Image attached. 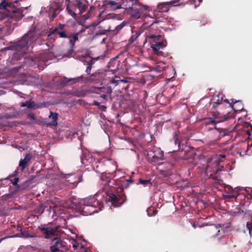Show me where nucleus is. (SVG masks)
I'll use <instances>...</instances> for the list:
<instances>
[{"instance_id":"f257e3e1","label":"nucleus","mask_w":252,"mask_h":252,"mask_svg":"<svg viewBox=\"0 0 252 252\" xmlns=\"http://www.w3.org/2000/svg\"><path fill=\"white\" fill-rule=\"evenodd\" d=\"M36 30L32 27L29 31L22 37L17 42L12 43L11 45L4 48L2 50H12L15 51L13 55V59L16 60H21L24 57L25 54L31 52L30 47L34 42L36 39Z\"/></svg>"},{"instance_id":"f03ea898","label":"nucleus","mask_w":252,"mask_h":252,"mask_svg":"<svg viewBox=\"0 0 252 252\" xmlns=\"http://www.w3.org/2000/svg\"><path fill=\"white\" fill-rule=\"evenodd\" d=\"M221 158H224L223 155H220L207 159L201 158L200 163L198 164L197 167L200 170L202 175L209 178L213 177L214 175L218 174L223 168V166L220 164Z\"/></svg>"},{"instance_id":"7ed1b4c3","label":"nucleus","mask_w":252,"mask_h":252,"mask_svg":"<svg viewBox=\"0 0 252 252\" xmlns=\"http://www.w3.org/2000/svg\"><path fill=\"white\" fill-rule=\"evenodd\" d=\"M101 196L97 192L95 196L81 199L79 201V209L85 215H91L101 210L102 205Z\"/></svg>"},{"instance_id":"20e7f679","label":"nucleus","mask_w":252,"mask_h":252,"mask_svg":"<svg viewBox=\"0 0 252 252\" xmlns=\"http://www.w3.org/2000/svg\"><path fill=\"white\" fill-rule=\"evenodd\" d=\"M18 0L9 3L6 2L3 0L0 3V10H4V12L7 15V20L11 21L12 23H15L20 20L24 16L23 14V9L18 8Z\"/></svg>"},{"instance_id":"39448f33","label":"nucleus","mask_w":252,"mask_h":252,"mask_svg":"<svg viewBox=\"0 0 252 252\" xmlns=\"http://www.w3.org/2000/svg\"><path fill=\"white\" fill-rule=\"evenodd\" d=\"M161 38V36L159 34H152L150 32L146 33V40L151 44V47L152 48L154 53L158 56L163 55V52L159 50L166 46V42L160 41Z\"/></svg>"},{"instance_id":"423d86ee","label":"nucleus","mask_w":252,"mask_h":252,"mask_svg":"<svg viewBox=\"0 0 252 252\" xmlns=\"http://www.w3.org/2000/svg\"><path fill=\"white\" fill-rule=\"evenodd\" d=\"M105 165L107 167V171H108V174L104 172H102L101 180V181L104 182L103 185L106 186V184H109L111 182H114V180H111V177L110 174H113V171H114V175H113L114 177H116L117 176V174L119 172H121L120 170H117V165L115 161L111 159H105L103 161Z\"/></svg>"},{"instance_id":"0eeeda50","label":"nucleus","mask_w":252,"mask_h":252,"mask_svg":"<svg viewBox=\"0 0 252 252\" xmlns=\"http://www.w3.org/2000/svg\"><path fill=\"white\" fill-rule=\"evenodd\" d=\"M149 6L142 4L139 2H135L130 7V14L131 17L134 19H142L146 15L145 11H147Z\"/></svg>"},{"instance_id":"6e6552de","label":"nucleus","mask_w":252,"mask_h":252,"mask_svg":"<svg viewBox=\"0 0 252 252\" xmlns=\"http://www.w3.org/2000/svg\"><path fill=\"white\" fill-rule=\"evenodd\" d=\"M81 162L84 165H87L89 163H92L93 168H96L95 171L96 172H101V171L97 168L101 167L103 165L102 162H100L98 164L95 162V159L94 156L90 153L84 154L81 157Z\"/></svg>"},{"instance_id":"1a4fd4ad","label":"nucleus","mask_w":252,"mask_h":252,"mask_svg":"<svg viewBox=\"0 0 252 252\" xmlns=\"http://www.w3.org/2000/svg\"><path fill=\"white\" fill-rule=\"evenodd\" d=\"M108 200L111 202L112 206L117 207L121 206L126 201V196L124 194L118 193H110L108 194Z\"/></svg>"},{"instance_id":"9d476101","label":"nucleus","mask_w":252,"mask_h":252,"mask_svg":"<svg viewBox=\"0 0 252 252\" xmlns=\"http://www.w3.org/2000/svg\"><path fill=\"white\" fill-rule=\"evenodd\" d=\"M151 155L152 157L149 158V161L153 165L159 163L164 159L163 152L159 148H156Z\"/></svg>"},{"instance_id":"9b49d317","label":"nucleus","mask_w":252,"mask_h":252,"mask_svg":"<svg viewBox=\"0 0 252 252\" xmlns=\"http://www.w3.org/2000/svg\"><path fill=\"white\" fill-rule=\"evenodd\" d=\"M177 5V2L172 0L161 2L158 4L155 13H166L170 8Z\"/></svg>"},{"instance_id":"f8f14e48","label":"nucleus","mask_w":252,"mask_h":252,"mask_svg":"<svg viewBox=\"0 0 252 252\" xmlns=\"http://www.w3.org/2000/svg\"><path fill=\"white\" fill-rule=\"evenodd\" d=\"M75 8L74 11L73 12V15L75 16H77V13L78 14H82L87 8V6L83 3L80 0H77L75 3ZM66 10L69 11L70 13L72 12V10L70 9L69 5L67 4L66 7Z\"/></svg>"},{"instance_id":"ddd939ff","label":"nucleus","mask_w":252,"mask_h":252,"mask_svg":"<svg viewBox=\"0 0 252 252\" xmlns=\"http://www.w3.org/2000/svg\"><path fill=\"white\" fill-rule=\"evenodd\" d=\"M103 5L105 9L110 11H115L122 8V4L120 2L112 0H105Z\"/></svg>"},{"instance_id":"4468645a","label":"nucleus","mask_w":252,"mask_h":252,"mask_svg":"<svg viewBox=\"0 0 252 252\" xmlns=\"http://www.w3.org/2000/svg\"><path fill=\"white\" fill-rule=\"evenodd\" d=\"M16 26V23H12L11 21L6 20L5 22V26L1 27L0 26V31L2 33L8 35L10 34L14 30Z\"/></svg>"},{"instance_id":"2eb2a0df","label":"nucleus","mask_w":252,"mask_h":252,"mask_svg":"<svg viewBox=\"0 0 252 252\" xmlns=\"http://www.w3.org/2000/svg\"><path fill=\"white\" fill-rule=\"evenodd\" d=\"M58 228L59 227H55L53 228L39 227L38 229L43 232L45 238L48 239L50 236H53L55 234V233L58 231Z\"/></svg>"},{"instance_id":"dca6fc26","label":"nucleus","mask_w":252,"mask_h":252,"mask_svg":"<svg viewBox=\"0 0 252 252\" xmlns=\"http://www.w3.org/2000/svg\"><path fill=\"white\" fill-rule=\"evenodd\" d=\"M142 19H143L144 22V24L141 26V29L143 30H145L146 28L157 23L156 20L154 19L152 17L150 16L149 15L147 14L145 15L144 18Z\"/></svg>"},{"instance_id":"f3484780","label":"nucleus","mask_w":252,"mask_h":252,"mask_svg":"<svg viewBox=\"0 0 252 252\" xmlns=\"http://www.w3.org/2000/svg\"><path fill=\"white\" fill-rule=\"evenodd\" d=\"M228 118V117H225L224 119H223L221 120H218L217 121H215V119L214 118H208L205 120V123L207 125H213L214 128L219 131L220 132L223 131V129L222 128H218L217 127V125L218 123L224 122L225 121H226Z\"/></svg>"},{"instance_id":"a211bd4d","label":"nucleus","mask_w":252,"mask_h":252,"mask_svg":"<svg viewBox=\"0 0 252 252\" xmlns=\"http://www.w3.org/2000/svg\"><path fill=\"white\" fill-rule=\"evenodd\" d=\"M55 240H56L55 244L50 247L51 252H58L60 251V249L65 247L63 241L57 238L54 239V241Z\"/></svg>"},{"instance_id":"6ab92c4d","label":"nucleus","mask_w":252,"mask_h":252,"mask_svg":"<svg viewBox=\"0 0 252 252\" xmlns=\"http://www.w3.org/2000/svg\"><path fill=\"white\" fill-rule=\"evenodd\" d=\"M166 169H160L159 175L162 177H168L171 174V170L173 168V164L169 162H166L164 164Z\"/></svg>"},{"instance_id":"aec40b11","label":"nucleus","mask_w":252,"mask_h":252,"mask_svg":"<svg viewBox=\"0 0 252 252\" xmlns=\"http://www.w3.org/2000/svg\"><path fill=\"white\" fill-rule=\"evenodd\" d=\"M86 29H87L86 28H82V30H80V32H79L76 33H73V34L70 33L69 34L70 36V38H71L69 40V43L70 44V51H72L73 50L75 42L78 40L79 35L81 33L84 32Z\"/></svg>"},{"instance_id":"412c9836","label":"nucleus","mask_w":252,"mask_h":252,"mask_svg":"<svg viewBox=\"0 0 252 252\" xmlns=\"http://www.w3.org/2000/svg\"><path fill=\"white\" fill-rule=\"evenodd\" d=\"M64 178L67 180L70 184L78 183L82 181L81 177L80 176L77 177L75 174H68L64 176Z\"/></svg>"},{"instance_id":"4be33fe9","label":"nucleus","mask_w":252,"mask_h":252,"mask_svg":"<svg viewBox=\"0 0 252 252\" xmlns=\"http://www.w3.org/2000/svg\"><path fill=\"white\" fill-rule=\"evenodd\" d=\"M69 34L67 33L64 30L61 31L57 30V32L49 31L48 36L50 37L52 35H54L55 36L59 35V37L60 38H70V36Z\"/></svg>"},{"instance_id":"5701e85b","label":"nucleus","mask_w":252,"mask_h":252,"mask_svg":"<svg viewBox=\"0 0 252 252\" xmlns=\"http://www.w3.org/2000/svg\"><path fill=\"white\" fill-rule=\"evenodd\" d=\"M20 107H27L28 108H32L36 109L40 107V105L39 104L35 103L32 100L27 101L25 102L21 103L20 105Z\"/></svg>"},{"instance_id":"b1692460","label":"nucleus","mask_w":252,"mask_h":252,"mask_svg":"<svg viewBox=\"0 0 252 252\" xmlns=\"http://www.w3.org/2000/svg\"><path fill=\"white\" fill-rule=\"evenodd\" d=\"M83 62L87 63L86 71L88 74H90L92 68V65L94 63V59H92L90 57H86L85 61H83Z\"/></svg>"},{"instance_id":"393cba45","label":"nucleus","mask_w":252,"mask_h":252,"mask_svg":"<svg viewBox=\"0 0 252 252\" xmlns=\"http://www.w3.org/2000/svg\"><path fill=\"white\" fill-rule=\"evenodd\" d=\"M58 117V114L57 113H54L53 112H50V114L49 117L50 119H52V122H50L49 123V125L53 126H57L58 125V122H57Z\"/></svg>"},{"instance_id":"a878e982","label":"nucleus","mask_w":252,"mask_h":252,"mask_svg":"<svg viewBox=\"0 0 252 252\" xmlns=\"http://www.w3.org/2000/svg\"><path fill=\"white\" fill-rule=\"evenodd\" d=\"M232 108L236 111H239L243 109V105L241 101L235 100V101L233 102Z\"/></svg>"},{"instance_id":"bb28decb","label":"nucleus","mask_w":252,"mask_h":252,"mask_svg":"<svg viewBox=\"0 0 252 252\" xmlns=\"http://www.w3.org/2000/svg\"><path fill=\"white\" fill-rule=\"evenodd\" d=\"M52 54L50 53L49 51L43 52L40 56V59L43 61H47L51 59Z\"/></svg>"},{"instance_id":"cd10ccee","label":"nucleus","mask_w":252,"mask_h":252,"mask_svg":"<svg viewBox=\"0 0 252 252\" xmlns=\"http://www.w3.org/2000/svg\"><path fill=\"white\" fill-rule=\"evenodd\" d=\"M82 78V77H78L76 78H67L65 77L63 80V82L64 84V85L65 84L69 83L70 82H73V83H76L77 82H78Z\"/></svg>"},{"instance_id":"c85d7f7f","label":"nucleus","mask_w":252,"mask_h":252,"mask_svg":"<svg viewBox=\"0 0 252 252\" xmlns=\"http://www.w3.org/2000/svg\"><path fill=\"white\" fill-rule=\"evenodd\" d=\"M87 92L84 90H75L74 91V96L77 97H83L86 96Z\"/></svg>"},{"instance_id":"c756f323","label":"nucleus","mask_w":252,"mask_h":252,"mask_svg":"<svg viewBox=\"0 0 252 252\" xmlns=\"http://www.w3.org/2000/svg\"><path fill=\"white\" fill-rule=\"evenodd\" d=\"M128 24V22L126 21H124L120 25L116 27L115 31L116 32V33L119 32L124 27Z\"/></svg>"},{"instance_id":"7c9ffc66","label":"nucleus","mask_w":252,"mask_h":252,"mask_svg":"<svg viewBox=\"0 0 252 252\" xmlns=\"http://www.w3.org/2000/svg\"><path fill=\"white\" fill-rule=\"evenodd\" d=\"M216 97L218 98L217 102H214L213 103V107L214 108H215V107H217L219 104H220L221 103V102L223 100V98H222V96H221L220 100H219V98L220 97V94H218L217 96H214V99L215 100Z\"/></svg>"},{"instance_id":"2f4dec72","label":"nucleus","mask_w":252,"mask_h":252,"mask_svg":"<svg viewBox=\"0 0 252 252\" xmlns=\"http://www.w3.org/2000/svg\"><path fill=\"white\" fill-rule=\"evenodd\" d=\"M16 237H22L24 238H32L33 236L32 235H30L28 231H22L20 233V235H16Z\"/></svg>"},{"instance_id":"473e14b6","label":"nucleus","mask_w":252,"mask_h":252,"mask_svg":"<svg viewBox=\"0 0 252 252\" xmlns=\"http://www.w3.org/2000/svg\"><path fill=\"white\" fill-rule=\"evenodd\" d=\"M139 183L143 185L144 186H148L152 185L151 180H142L140 179Z\"/></svg>"},{"instance_id":"72a5a7b5","label":"nucleus","mask_w":252,"mask_h":252,"mask_svg":"<svg viewBox=\"0 0 252 252\" xmlns=\"http://www.w3.org/2000/svg\"><path fill=\"white\" fill-rule=\"evenodd\" d=\"M32 158V155L31 154H26L25 158L23 159H21L23 161L26 162L27 164L30 161Z\"/></svg>"},{"instance_id":"f704fd0d","label":"nucleus","mask_w":252,"mask_h":252,"mask_svg":"<svg viewBox=\"0 0 252 252\" xmlns=\"http://www.w3.org/2000/svg\"><path fill=\"white\" fill-rule=\"evenodd\" d=\"M65 25L63 24H60L57 27H56L55 29L53 30H50V31H54V32H57V30L58 31H63L64 29Z\"/></svg>"},{"instance_id":"c9c22d12","label":"nucleus","mask_w":252,"mask_h":252,"mask_svg":"<svg viewBox=\"0 0 252 252\" xmlns=\"http://www.w3.org/2000/svg\"><path fill=\"white\" fill-rule=\"evenodd\" d=\"M28 166V164L23 161L22 159L20 160L19 164V167L21 168L22 171H24L26 167Z\"/></svg>"},{"instance_id":"e433bc0d","label":"nucleus","mask_w":252,"mask_h":252,"mask_svg":"<svg viewBox=\"0 0 252 252\" xmlns=\"http://www.w3.org/2000/svg\"><path fill=\"white\" fill-rule=\"evenodd\" d=\"M243 188L237 187L233 189V190L232 191V193H234L235 195V198H236L240 194L239 193V190L241 189H243Z\"/></svg>"},{"instance_id":"4c0bfd02","label":"nucleus","mask_w":252,"mask_h":252,"mask_svg":"<svg viewBox=\"0 0 252 252\" xmlns=\"http://www.w3.org/2000/svg\"><path fill=\"white\" fill-rule=\"evenodd\" d=\"M247 229L249 231L250 235L252 234V222H248L247 223Z\"/></svg>"},{"instance_id":"58836bf2","label":"nucleus","mask_w":252,"mask_h":252,"mask_svg":"<svg viewBox=\"0 0 252 252\" xmlns=\"http://www.w3.org/2000/svg\"><path fill=\"white\" fill-rule=\"evenodd\" d=\"M125 182H126V185L125 184L123 185V188H126L128 187V186L130 184H131L133 182V181L130 178H129L128 179H126L125 180Z\"/></svg>"},{"instance_id":"ea45409f","label":"nucleus","mask_w":252,"mask_h":252,"mask_svg":"<svg viewBox=\"0 0 252 252\" xmlns=\"http://www.w3.org/2000/svg\"><path fill=\"white\" fill-rule=\"evenodd\" d=\"M110 30V26H108L107 28L105 30H103L101 32L99 33H97V35H102L105 34L107 32L109 31Z\"/></svg>"},{"instance_id":"a19ab883","label":"nucleus","mask_w":252,"mask_h":252,"mask_svg":"<svg viewBox=\"0 0 252 252\" xmlns=\"http://www.w3.org/2000/svg\"><path fill=\"white\" fill-rule=\"evenodd\" d=\"M225 190L226 193L232 192L233 189L231 186L228 185L225 188Z\"/></svg>"},{"instance_id":"79ce46f5","label":"nucleus","mask_w":252,"mask_h":252,"mask_svg":"<svg viewBox=\"0 0 252 252\" xmlns=\"http://www.w3.org/2000/svg\"><path fill=\"white\" fill-rule=\"evenodd\" d=\"M110 82L111 84H114L115 86L117 85L118 84H119L120 83V81H119V79L116 80V79H115V78H112Z\"/></svg>"},{"instance_id":"37998d69","label":"nucleus","mask_w":252,"mask_h":252,"mask_svg":"<svg viewBox=\"0 0 252 252\" xmlns=\"http://www.w3.org/2000/svg\"><path fill=\"white\" fill-rule=\"evenodd\" d=\"M152 210L154 211V214H153V215H155L157 214V210H154V209L153 208H149L147 209V212H148V216H151L152 215H150V213H149V211H152Z\"/></svg>"},{"instance_id":"c03bdc74","label":"nucleus","mask_w":252,"mask_h":252,"mask_svg":"<svg viewBox=\"0 0 252 252\" xmlns=\"http://www.w3.org/2000/svg\"><path fill=\"white\" fill-rule=\"evenodd\" d=\"M28 118L31 120H35V117L33 113L29 114L28 115Z\"/></svg>"},{"instance_id":"a18cd8bd","label":"nucleus","mask_w":252,"mask_h":252,"mask_svg":"<svg viewBox=\"0 0 252 252\" xmlns=\"http://www.w3.org/2000/svg\"><path fill=\"white\" fill-rule=\"evenodd\" d=\"M226 196L228 198H235V195L232 192L226 193Z\"/></svg>"},{"instance_id":"49530a36","label":"nucleus","mask_w":252,"mask_h":252,"mask_svg":"<svg viewBox=\"0 0 252 252\" xmlns=\"http://www.w3.org/2000/svg\"><path fill=\"white\" fill-rule=\"evenodd\" d=\"M144 30H143L141 28V29L139 31L136 32L135 33L136 38H137L141 34V33L143 32Z\"/></svg>"},{"instance_id":"de8ad7c7","label":"nucleus","mask_w":252,"mask_h":252,"mask_svg":"<svg viewBox=\"0 0 252 252\" xmlns=\"http://www.w3.org/2000/svg\"><path fill=\"white\" fill-rule=\"evenodd\" d=\"M248 194L251 196V198H252V189L249 188L248 190L246 189Z\"/></svg>"},{"instance_id":"09e8293b","label":"nucleus","mask_w":252,"mask_h":252,"mask_svg":"<svg viewBox=\"0 0 252 252\" xmlns=\"http://www.w3.org/2000/svg\"><path fill=\"white\" fill-rule=\"evenodd\" d=\"M18 180H19V178H14L13 180V181L12 182V184L14 186L17 185Z\"/></svg>"},{"instance_id":"8fccbe9b","label":"nucleus","mask_w":252,"mask_h":252,"mask_svg":"<svg viewBox=\"0 0 252 252\" xmlns=\"http://www.w3.org/2000/svg\"><path fill=\"white\" fill-rule=\"evenodd\" d=\"M74 91H67L66 92L65 94L67 95H73L74 96Z\"/></svg>"},{"instance_id":"3c124183","label":"nucleus","mask_w":252,"mask_h":252,"mask_svg":"<svg viewBox=\"0 0 252 252\" xmlns=\"http://www.w3.org/2000/svg\"><path fill=\"white\" fill-rule=\"evenodd\" d=\"M106 106L105 105H100V109L101 111L105 112L106 111Z\"/></svg>"},{"instance_id":"603ef678","label":"nucleus","mask_w":252,"mask_h":252,"mask_svg":"<svg viewBox=\"0 0 252 252\" xmlns=\"http://www.w3.org/2000/svg\"><path fill=\"white\" fill-rule=\"evenodd\" d=\"M223 101L228 103L231 107H232V105H233V102H234L233 99L232 100L231 102H229L228 99H224Z\"/></svg>"},{"instance_id":"864d4df0","label":"nucleus","mask_w":252,"mask_h":252,"mask_svg":"<svg viewBox=\"0 0 252 252\" xmlns=\"http://www.w3.org/2000/svg\"><path fill=\"white\" fill-rule=\"evenodd\" d=\"M74 243L72 244V247L74 248H76L78 246V243H77L76 241H75V240H74Z\"/></svg>"},{"instance_id":"5fc2aeb1","label":"nucleus","mask_w":252,"mask_h":252,"mask_svg":"<svg viewBox=\"0 0 252 252\" xmlns=\"http://www.w3.org/2000/svg\"><path fill=\"white\" fill-rule=\"evenodd\" d=\"M119 81L120 83H126L128 82V81L126 79H119Z\"/></svg>"},{"instance_id":"6e6d98bb","label":"nucleus","mask_w":252,"mask_h":252,"mask_svg":"<svg viewBox=\"0 0 252 252\" xmlns=\"http://www.w3.org/2000/svg\"><path fill=\"white\" fill-rule=\"evenodd\" d=\"M21 67H22L21 66H17V67H14L13 68V70H16V71H18L19 69H20L21 68Z\"/></svg>"},{"instance_id":"4d7b16f0","label":"nucleus","mask_w":252,"mask_h":252,"mask_svg":"<svg viewBox=\"0 0 252 252\" xmlns=\"http://www.w3.org/2000/svg\"><path fill=\"white\" fill-rule=\"evenodd\" d=\"M100 96H101L102 98H104V99H106L107 95H106V94H102V95H100Z\"/></svg>"},{"instance_id":"13d9d810","label":"nucleus","mask_w":252,"mask_h":252,"mask_svg":"<svg viewBox=\"0 0 252 252\" xmlns=\"http://www.w3.org/2000/svg\"><path fill=\"white\" fill-rule=\"evenodd\" d=\"M114 62V60L113 61H111L109 63V66L110 67L111 66V64Z\"/></svg>"},{"instance_id":"bf43d9fd","label":"nucleus","mask_w":252,"mask_h":252,"mask_svg":"<svg viewBox=\"0 0 252 252\" xmlns=\"http://www.w3.org/2000/svg\"><path fill=\"white\" fill-rule=\"evenodd\" d=\"M5 118H12V116L9 114H6L5 116Z\"/></svg>"},{"instance_id":"052dcab7","label":"nucleus","mask_w":252,"mask_h":252,"mask_svg":"<svg viewBox=\"0 0 252 252\" xmlns=\"http://www.w3.org/2000/svg\"><path fill=\"white\" fill-rule=\"evenodd\" d=\"M94 104L96 105V106H98L99 105L100 103L98 102H96V101H94Z\"/></svg>"},{"instance_id":"680f3d73","label":"nucleus","mask_w":252,"mask_h":252,"mask_svg":"<svg viewBox=\"0 0 252 252\" xmlns=\"http://www.w3.org/2000/svg\"><path fill=\"white\" fill-rule=\"evenodd\" d=\"M220 224H219L217 226H216V229H217L219 227H220Z\"/></svg>"},{"instance_id":"e2e57ef3","label":"nucleus","mask_w":252,"mask_h":252,"mask_svg":"<svg viewBox=\"0 0 252 252\" xmlns=\"http://www.w3.org/2000/svg\"><path fill=\"white\" fill-rule=\"evenodd\" d=\"M196 1H198L199 2H201L202 0H195V2H196Z\"/></svg>"},{"instance_id":"0e129e2a","label":"nucleus","mask_w":252,"mask_h":252,"mask_svg":"<svg viewBox=\"0 0 252 252\" xmlns=\"http://www.w3.org/2000/svg\"><path fill=\"white\" fill-rule=\"evenodd\" d=\"M120 178H121V182H123V181H124V180H123V179H123V177H121Z\"/></svg>"},{"instance_id":"69168bd1","label":"nucleus","mask_w":252,"mask_h":252,"mask_svg":"<svg viewBox=\"0 0 252 252\" xmlns=\"http://www.w3.org/2000/svg\"><path fill=\"white\" fill-rule=\"evenodd\" d=\"M192 226H193L194 228H195V227H196V225H195V224H194V223H193V224H192Z\"/></svg>"},{"instance_id":"338daca9","label":"nucleus","mask_w":252,"mask_h":252,"mask_svg":"<svg viewBox=\"0 0 252 252\" xmlns=\"http://www.w3.org/2000/svg\"><path fill=\"white\" fill-rule=\"evenodd\" d=\"M21 8H23V10L24 9H27L28 8V7H24V8H23V7H21Z\"/></svg>"},{"instance_id":"774afa93","label":"nucleus","mask_w":252,"mask_h":252,"mask_svg":"<svg viewBox=\"0 0 252 252\" xmlns=\"http://www.w3.org/2000/svg\"><path fill=\"white\" fill-rule=\"evenodd\" d=\"M177 139H176L175 140V144H176V143H177Z\"/></svg>"}]
</instances>
